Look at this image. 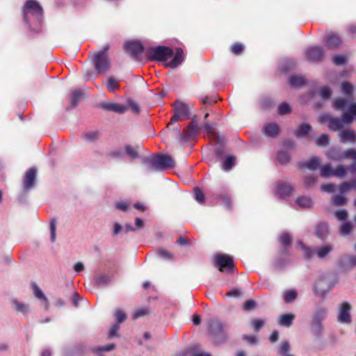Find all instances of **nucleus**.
I'll use <instances>...</instances> for the list:
<instances>
[{"instance_id":"aec40b11","label":"nucleus","mask_w":356,"mask_h":356,"mask_svg":"<svg viewBox=\"0 0 356 356\" xmlns=\"http://www.w3.org/2000/svg\"><path fill=\"white\" fill-rule=\"evenodd\" d=\"M316 236L321 238L324 239L329 234V228L327 223L321 222L315 228Z\"/></svg>"},{"instance_id":"603ef678","label":"nucleus","mask_w":356,"mask_h":356,"mask_svg":"<svg viewBox=\"0 0 356 356\" xmlns=\"http://www.w3.org/2000/svg\"><path fill=\"white\" fill-rule=\"evenodd\" d=\"M115 316L118 324L122 323L127 319V315L122 309H116Z\"/></svg>"},{"instance_id":"a19ab883","label":"nucleus","mask_w":356,"mask_h":356,"mask_svg":"<svg viewBox=\"0 0 356 356\" xmlns=\"http://www.w3.org/2000/svg\"><path fill=\"white\" fill-rule=\"evenodd\" d=\"M316 143L319 147L327 146L329 144V136L327 134H322L316 138Z\"/></svg>"},{"instance_id":"680f3d73","label":"nucleus","mask_w":356,"mask_h":356,"mask_svg":"<svg viewBox=\"0 0 356 356\" xmlns=\"http://www.w3.org/2000/svg\"><path fill=\"white\" fill-rule=\"evenodd\" d=\"M302 250L304 251V256L307 259L311 258L314 255V250L308 247H306L304 244H302L301 242L300 243Z\"/></svg>"},{"instance_id":"6e6552de","label":"nucleus","mask_w":356,"mask_h":356,"mask_svg":"<svg viewBox=\"0 0 356 356\" xmlns=\"http://www.w3.org/2000/svg\"><path fill=\"white\" fill-rule=\"evenodd\" d=\"M152 165L157 169H165L175 165V161L169 155L158 154L151 161Z\"/></svg>"},{"instance_id":"f03ea898","label":"nucleus","mask_w":356,"mask_h":356,"mask_svg":"<svg viewBox=\"0 0 356 356\" xmlns=\"http://www.w3.org/2000/svg\"><path fill=\"white\" fill-rule=\"evenodd\" d=\"M109 45L106 44L103 49L92 54V61L97 74L106 72L110 67V61L107 56Z\"/></svg>"},{"instance_id":"58836bf2","label":"nucleus","mask_w":356,"mask_h":356,"mask_svg":"<svg viewBox=\"0 0 356 356\" xmlns=\"http://www.w3.org/2000/svg\"><path fill=\"white\" fill-rule=\"evenodd\" d=\"M332 250V248L330 245H325L323 247L319 248L316 250V254L318 257L321 259L324 258L328 253H330Z\"/></svg>"},{"instance_id":"de8ad7c7","label":"nucleus","mask_w":356,"mask_h":356,"mask_svg":"<svg viewBox=\"0 0 356 356\" xmlns=\"http://www.w3.org/2000/svg\"><path fill=\"white\" fill-rule=\"evenodd\" d=\"M291 112V108L290 106L286 103H282L278 107V113L281 115L289 114Z\"/></svg>"},{"instance_id":"7c9ffc66","label":"nucleus","mask_w":356,"mask_h":356,"mask_svg":"<svg viewBox=\"0 0 356 356\" xmlns=\"http://www.w3.org/2000/svg\"><path fill=\"white\" fill-rule=\"evenodd\" d=\"M297 298V292L296 290H287L284 293V300L286 303H289L296 300Z\"/></svg>"},{"instance_id":"09e8293b","label":"nucleus","mask_w":356,"mask_h":356,"mask_svg":"<svg viewBox=\"0 0 356 356\" xmlns=\"http://www.w3.org/2000/svg\"><path fill=\"white\" fill-rule=\"evenodd\" d=\"M110 280L111 277L108 275L102 274L99 275L96 278L95 282L98 286H102L108 284L110 282Z\"/></svg>"},{"instance_id":"f8f14e48","label":"nucleus","mask_w":356,"mask_h":356,"mask_svg":"<svg viewBox=\"0 0 356 356\" xmlns=\"http://www.w3.org/2000/svg\"><path fill=\"white\" fill-rule=\"evenodd\" d=\"M307 57L309 60L320 62L323 58V50L318 46L309 47L306 51Z\"/></svg>"},{"instance_id":"4be33fe9","label":"nucleus","mask_w":356,"mask_h":356,"mask_svg":"<svg viewBox=\"0 0 356 356\" xmlns=\"http://www.w3.org/2000/svg\"><path fill=\"white\" fill-rule=\"evenodd\" d=\"M355 116H356V104L353 103L350 105L348 112L343 113V119L346 124H349L353 121Z\"/></svg>"},{"instance_id":"ddd939ff","label":"nucleus","mask_w":356,"mask_h":356,"mask_svg":"<svg viewBox=\"0 0 356 356\" xmlns=\"http://www.w3.org/2000/svg\"><path fill=\"white\" fill-rule=\"evenodd\" d=\"M36 173L37 170L35 168H31L26 172L23 181L24 189L28 190L33 187L36 179Z\"/></svg>"},{"instance_id":"c756f323","label":"nucleus","mask_w":356,"mask_h":356,"mask_svg":"<svg viewBox=\"0 0 356 356\" xmlns=\"http://www.w3.org/2000/svg\"><path fill=\"white\" fill-rule=\"evenodd\" d=\"M236 157L233 155L228 156L223 161V169L229 170L235 165Z\"/></svg>"},{"instance_id":"c03bdc74","label":"nucleus","mask_w":356,"mask_h":356,"mask_svg":"<svg viewBox=\"0 0 356 356\" xmlns=\"http://www.w3.org/2000/svg\"><path fill=\"white\" fill-rule=\"evenodd\" d=\"M231 52L234 55H240L244 50V46L240 42L234 43L230 47Z\"/></svg>"},{"instance_id":"69168bd1","label":"nucleus","mask_w":356,"mask_h":356,"mask_svg":"<svg viewBox=\"0 0 356 356\" xmlns=\"http://www.w3.org/2000/svg\"><path fill=\"white\" fill-rule=\"evenodd\" d=\"M335 216L340 220H345L348 217V212L345 209H341L335 211Z\"/></svg>"},{"instance_id":"a878e982","label":"nucleus","mask_w":356,"mask_h":356,"mask_svg":"<svg viewBox=\"0 0 356 356\" xmlns=\"http://www.w3.org/2000/svg\"><path fill=\"white\" fill-rule=\"evenodd\" d=\"M312 127L309 124H302L298 129L295 131V136L297 138H302L306 136L311 131Z\"/></svg>"},{"instance_id":"72a5a7b5","label":"nucleus","mask_w":356,"mask_h":356,"mask_svg":"<svg viewBox=\"0 0 356 356\" xmlns=\"http://www.w3.org/2000/svg\"><path fill=\"white\" fill-rule=\"evenodd\" d=\"M334 170L330 164H325L321 168V175L323 177H330L333 176Z\"/></svg>"},{"instance_id":"2eb2a0df","label":"nucleus","mask_w":356,"mask_h":356,"mask_svg":"<svg viewBox=\"0 0 356 356\" xmlns=\"http://www.w3.org/2000/svg\"><path fill=\"white\" fill-rule=\"evenodd\" d=\"M328 120V127L332 131H342L344 127L343 115L341 118L327 117Z\"/></svg>"},{"instance_id":"e2e57ef3","label":"nucleus","mask_w":356,"mask_h":356,"mask_svg":"<svg viewBox=\"0 0 356 356\" xmlns=\"http://www.w3.org/2000/svg\"><path fill=\"white\" fill-rule=\"evenodd\" d=\"M346 62V57L343 55H337L333 58V63L335 65H340L345 64Z\"/></svg>"},{"instance_id":"49530a36","label":"nucleus","mask_w":356,"mask_h":356,"mask_svg":"<svg viewBox=\"0 0 356 356\" xmlns=\"http://www.w3.org/2000/svg\"><path fill=\"white\" fill-rule=\"evenodd\" d=\"M331 203L334 206H343L346 204V198L342 195H335L332 198Z\"/></svg>"},{"instance_id":"2f4dec72","label":"nucleus","mask_w":356,"mask_h":356,"mask_svg":"<svg viewBox=\"0 0 356 356\" xmlns=\"http://www.w3.org/2000/svg\"><path fill=\"white\" fill-rule=\"evenodd\" d=\"M296 203L302 208H309L312 205V200L309 197L302 196L297 198Z\"/></svg>"},{"instance_id":"6e6d98bb","label":"nucleus","mask_w":356,"mask_h":356,"mask_svg":"<svg viewBox=\"0 0 356 356\" xmlns=\"http://www.w3.org/2000/svg\"><path fill=\"white\" fill-rule=\"evenodd\" d=\"M127 110H128L127 106L115 103L112 111L114 113H116L122 114V113H124Z\"/></svg>"},{"instance_id":"dca6fc26","label":"nucleus","mask_w":356,"mask_h":356,"mask_svg":"<svg viewBox=\"0 0 356 356\" xmlns=\"http://www.w3.org/2000/svg\"><path fill=\"white\" fill-rule=\"evenodd\" d=\"M184 58V51L181 48H177L173 58L168 63H165L168 67L175 68L180 65Z\"/></svg>"},{"instance_id":"0e129e2a","label":"nucleus","mask_w":356,"mask_h":356,"mask_svg":"<svg viewBox=\"0 0 356 356\" xmlns=\"http://www.w3.org/2000/svg\"><path fill=\"white\" fill-rule=\"evenodd\" d=\"M256 302L253 300H248L243 304V309L245 311H250L254 309L256 307Z\"/></svg>"},{"instance_id":"052dcab7","label":"nucleus","mask_w":356,"mask_h":356,"mask_svg":"<svg viewBox=\"0 0 356 356\" xmlns=\"http://www.w3.org/2000/svg\"><path fill=\"white\" fill-rule=\"evenodd\" d=\"M252 324L254 327V330L258 332L264 325V321L260 318H254L252 321Z\"/></svg>"},{"instance_id":"5fc2aeb1","label":"nucleus","mask_w":356,"mask_h":356,"mask_svg":"<svg viewBox=\"0 0 356 356\" xmlns=\"http://www.w3.org/2000/svg\"><path fill=\"white\" fill-rule=\"evenodd\" d=\"M56 219H52L50 222V232L51 236L50 239L51 242H55L56 241Z\"/></svg>"},{"instance_id":"4468645a","label":"nucleus","mask_w":356,"mask_h":356,"mask_svg":"<svg viewBox=\"0 0 356 356\" xmlns=\"http://www.w3.org/2000/svg\"><path fill=\"white\" fill-rule=\"evenodd\" d=\"M31 289L35 297L41 301V303L45 309H48L49 307V300L37 284L32 282Z\"/></svg>"},{"instance_id":"e433bc0d","label":"nucleus","mask_w":356,"mask_h":356,"mask_svg":"<svg viewBox=\"0 0 356 356\" xmlns=\"http://www.w3.org/2000/svg\"><path fill=\"white\" fill-rule=\"evenodd\" d=\"M13 304L15 307V309L22 313L23 314H26L28 312V305L24 303L18 302L16 299L13 300Z\"/></svg>"},{"instance_id":"20e7f679","label":"nucleus","mask_w":356,"mask_h":356,"mask_svg":"<svg viewBox=\"0 0 356 356\" xmlns=\"http://www.w3.org/2000/svg\"><path fill=\"white\" fill-rule=\"evenodd\" d=\"M215 266L220 272H232L234 268L233 258L228 254H218L215 257Z\"/></svg>"},{"instance_id":"5701e85b","label":"nucleus","mask_w":356,"mask_h":356,"mask_svg":"<svg viewBox=\"0 0 356 356\" xmlns=\"http://www.w3.org/2000/svg\"><path fill=\"white\" fill-rule=\"evenodd\" d=\"M320 160L318 157H312L307 162H302L298 164L299 168H307L314 170L318 168Z\"/></svg>"},{"instance_id":"7ed1b4c3","label":"nucleus","mask_w":356,"mask_h":356,"mask_svg":"<svg viewBox=\"0 0 356 356\" xmlns=\"http://www.w3.org/2000/svg\"><path fill=\"white\" fill-rule=\"evenodd\" d=\"M174 114L172 116L168 127L177 121H183L190 118V108L185 103L177 101L174 103Z\"/></svg>"},{"instance_id":"338daca9","label":"nucleus","mask_w":356,"mask_h":356,"mask_svg":"<svg viewBox=\"0 0 356 356\" xmlns=\"http://www.w3.org/2000/svg\"><path fill=\"white\" fill-rule=\"evenodd\" d=\"M129 107L136 114L140 113V107L137 102L132 99L128 100Z\"/></svg>"},{"instance_id":"cd10ccee","label":"nucleus","mask_w":356,"mask_h":356,"mask_svg":"<svg viewBox=\"0 0 356 356\" xmlns=\"http://www.w3.org/2000/svg\"><path fill=\"white\" fill-rule=\"evenodd\" d=\"M326 314V310L323 308L318 309L314 314L312 321L313 322L321 323L324 320Z\"/></svg>"},{"instance_id":"bb28decb","label":"nucleus","mask_w":356,"mask_h":356,"mask_svg":"<svg viewBox=\"0 0 356 356\" xmlns=\"http://www.w3.org/2000/svg\"><path fill=\"white\" fill-rule=\"evenodd\" d=\"M82 96L83 92L81 90H74L70 97V108L76 106Z\"/></svg>"},{"instance_id":"a18cd8bd","label":"nucleus","mask_w":356,"mask_h":356,"mask_svg":"<svg viewBox=\"0 0 356 356\" xmlns=\"http://www.w3.org/2000/svg\"><path fill=\"white\" fill-rule=\"evenodd\" d=\"M353 229V225L348 222L343 223L340 227V233L343 236L348 235Z\"/></svg>"},{"instance_id":"774afa93","label":"nucleus","mask_w":356,"mask_h":356,"mask_svg":"<svg viewBox=\"0 0 356 356\" xmlns=\"http://www.w3.org/2000/svg\"><path fill=\"white\" fill-rule=\"evenodd\" d=\"M316 179L312 176L305 177L304 179V185L307 188H310L316 183Z\"/></svg>"},{"instance_id":"ea45409f","label":"nucleus","mask_w":356,"mask_h":356,"mask_svg":"<svg viewBox=\"0 0 356 356\" xmlns=\"http://www.w3.org/2000/svg\"><path fill=\"white\" fill-rule=\"evenodd\" d=\"M347 173V168L343 165H338L334 170L333 176L336 177L342 178L346 176Z\"/></svg>"},{"instance_id":"393cba45","label":"nucleus","mask_w":356,"mask_h":356,"mask_svg":"<svg viewBox=\"0 0 356 356\" xmlns=\"http://www.w3.org/2000/svg\"><path fill=\"white\" fill-rule=\"evenodd\" d=\"M295 316L292 314H285L280 317L278 323L280 325L289 327L291 325Z\"/></svg>"},{"instance_id":"b1692460","label":"nucleus","mask_w":356,"mask_h":356,"mask_svg":"<svg viewBox=\"0 0 356 356\" xmlns=\"http://www.w3.org/2000/svg\"><path fill=\"white\" fill-rule=\"evenodd\" d=\"M326 42L329 48H337L341 44V38L335 34H330L326 37Z\"/></svg>"},{"instance_id":"0eeeda50","label":"nucleus","mask_w":356,"mask_h":356,"mask_svg":"<svg viewBox=\"0 0 356 356\" xmlns=\"http://www.w3.org/2000/svg\"><path fill=\"white\" fill-rule=\"evenodd\" d=\"M330 159L337 161H341L347 159L356 160V149L348 148L343 152L337 149H332L328 153Z\"/></svg>"},{"instance_id":"a211bd4d","label":"nucleus","mask_w":356,"mask_h":356,"mask_svg":"<svg viewBox=\"0 0 356 356\" xmlns=\"http://www.w3.org/2000/svg\"><path fill=\"white\" fill-rule=\"evenodd\" d=\"M339 139L341 143L356 142V134L353 130L346 129L339 134Z\"/></svg>"},{"instance_id":"3c124183","label":"nucleus","mask_w":356,"mask_h":356,"mask_svg":"<svg viewBox=\"0 0 356 356\" xmlns=\"http://www.w3.org/2000/svg\"><path fill=\"white\" fill-rule=\"evenodd\" d=\"M195 193V199L199 203H203L205 200V196L204 193L201 191V189L198 187H195L194 188Z\"/></svg>"},{"instance_id":"9b49d317","label":"nucleus","mask_w":356,"mask_h":356,"mask_svg":"<svg viewBox=\"0 0 356 356\" xmlns=\"http://www.w3.org/2000/svg\"><path fill=\"white\" fill-rule=\"evenodd\" d=\"M351 306L348 302H343L339 307L338 321L343 323H350L352 321L350 314Z\"/></svg>"},{"instance_id":"4c0bfd02","label":"nucleus","mask_w":356,"mask_h":356,"mask_svg":"<svg viewBox=\"0 0 356 356\" xmlns=\"http://www.w3.org/2000/svg\"><path fill=\"white\" fill-rule=\"evenodd\" d=\"M346 100L342 98H337L333 102L332 106L334 109L343 111L346 108Z\"/></svg>"},{"instance_id":"79ce46f5","label":"nucleus","mask_w":356,"mask_h":356,"mask_svg":"<svg viewBox=\"0 0 356 356\" xmlns=\"http://www.w3.org/2000/svg\"><path fill=\"white\" fill-rule=\"evenodd\" d=\"M289 83L292 86H301L305 83V80L302 76H292L289 79Z\"/></svg>"},{"instance_id":"c85d7f7f","label":"nucleus","mask_w":356,"mask_h":356,"mask_svg":"<svg viewBox=\"0 0 356 356\" xmlns=\"http://www.w3.org/2000/svg\"><path fill=\"white\" fill-rule=\"evenodd\" d=\"M99 132L97 131L86 132L81 135L82 139L88 143L97 140L99 138Z\"/></svg>"},{"instance_id":"13d9d810","label":"nucleus","mask_w":356,"mask_h":356,"mask_svg":"<svg viewBox=\"0 0 356 356\" xmlns=\"http://www.w3.org/2000/svg\"><path fill=\"white\" fill-rule=\"evenodd\" d=\"M115 104V103L111 102H100L99 104V107L106 111H112Z\"/></svg>"},{"instance_id":"8fccbe9b","label":"nucleus","mask_w":356,"mask_h":356,"mask_svg":"<svg viewBox=\"0 0 356 356\" xmlns=\"http://www.w3.org/2000/svg\"><path fill=\"white\" fill-rule=\"evenodd\" d=\"M318 94L323 99H327L331 97L332 91L327 87H322L319 89Z\"/></svg>"},{"instance_id":"f704fd0d","label":"nucleus","mask_w":356,"mask_h":356,"mask_svg":"<svg viewBox=\"0 0 356 356\" xmlns=\"http://www.w3.org/2000/svg\"><path fill=\"white\" fill-rule=\"evenodd\" d=\"M341 92L347 97H350L351 96V92L353 89L352 84L348 81H343L341 83Z\"/></svg>"},{"instance_id":"423d86ee","label":"nucleus","mask_w":356,"mask_h":356,"mask_svg":"<svg viewBox=\"0 0 356 356\" xmlns=\"http://www.w3.org/2000/svg\"><path fill=\"white\" fill-rule=\"evenodd\" d=\"M124 48L136 60H140L141 54L145 51L144 47L139 41H127L124 43Z\"/></svg>"},{"instance_id":"6ab92c4d","label":"nucleus","mask_w":356,"mask_h":356,"mask_svg":"<svg viewBox=\"0 0 356 356\" xmlns=\"http://www.w3.org/2000/svg\"><path fill=\"white\" fill-rule=\"evenodd\" d=\"M279 241L282 245V253H286L288 248H289L292 244L293 238L291 235L289 233H283L280 236Z\"/></svg>"},{"instance_id":"412c9836","label":"nucleus","mask_w":356,"mask_h":356,"mask_svg":"<svg viewBox=\"0 0 356 356\" xmlns=\"http://www.w3.org/2000/svg\"><path fill=\"white\" fill-rule=\"evenodd\" d=\"M266 135L275 138L279 134L280 127L276 123H269L264 127Z\"/></svg>"},{"instance_id":"473e14b6","label":"nucleus","mask_w":356,"mask_h":356,"mask_svg":"<svg viewBox=\"0 0 356 356\" xmlns=\"http://www.w3.org/2000/svg\"><path fill=\"white\" fill-rule=\"evenodd\" d=\"M290 159L289 154L285 151H280L277 154V160L282 165L289 163Z\"/></svg>"},{"instance_id":"4d7b16f0","label":"nucleus","mask_w":356,"mask_h":356,"mask_svg":"<svg viewBox=\"0 0 356 356\" xmlns=\"http://www.w3.org/2000/svg\"><path fill=\"white\" fill-rule=\"evenodd\" d=\"M115 344L111 343L104 346H99L93 348V352L99 353L102 351H109L115 348Z\"/></svg>"},{"instance_id":"f257e3e1","label":"nucleus","mask_w":356,"mask_h":356,"mask_svg":"<svg viewBox=\"0 0 356 356\" xmlns=\"http://www.w3.org/2000/svg\"><path fill=\"white\" fill-rule=\"evenodd\" d=\"M145 53L147 60L150 61H165L174 55L172 48L161 45L147 48Z\"/></svg>"},{"instance_id":"864d4df0","label":"nucleus","mask_w":356,"mask_h":356,"mask_svg":"<svg viewBox=\"0 0 356 356\" xmlns=\"http://www.w3.org/2000/svg\"><path fill=\"white\" fill-rule=\"evenodd\" d=\"M125 152L131 159H136L138 157L137 150L131 145H127L125 146Z\"/></svg>"},{"instance_id":"37998d69","label":"nucleus","mask_w":356,"mask_h":356,"mask_svg":"<svg viewBox=\"0 0 356 356\" xmlns=\"http://www.w3.org/2000/svg\"><path fill=\"white\" fill-rule=\"evenodd\" d=\"M311 326L312 331L316 336H319L323 330V325L321 323L313 322V321H312Z\"/></svg>"},{"instance_id":"1a4fd4ad","label":"nucleus","mask_w":356,"mask_h":356,"mask_svg":"<svg viewBox=\"0 0 356 356\" xmlns=\"http://www.w3.org/2000/svg\"><path fill=\"white\" fill-rule=\"evenodd\" d=\"M293 192L291 186L284 183L282 181H278L276 184L275 194V195L282 200H287L291 196Z\"/></svg>"},{"instance_id":"39448f33","label":"nucleus","mask_w":356,"mask_h":356,"mask_svg":"<svg viewBox=\"0 0 356 356\" xmlns=\"http://www.w3.org/2000/svg\"><path fill=\"white\" fill-rule=\"evenodd\" d=\"M24 19L29 22V15H35L41 17L43 15V9L40 3L35 0H28L25 3L23 8Z\"/></svg>"},{"instance_id":"c9c22d12","label":"nucleus","mask_w":356,"mask_h":356,"mask_svg":"<svg viewBox=\"0 0 356 356\" xmlns=\"http://www.w3.org/2000/svg\"><path fill=\"white\" fill-rule=\"evenodd\" d=\"M120 86L118 81L113 76L108 78L107 81V88L110 92H114L119 89Z\"/></svg>"},{"instance_id":"bf43d9fd","label":"nucleus","mask_w":356,"mask_h":356,"mask_svg":"<svg viewBox=\"0 0 356 356\" xmlns=\"http://www.w3.org/2000/svg\"><path fill=\"white\" fill-rule=\"evenodd\" d=\"M290 350V344L289 342L287 341H282L280 348H279V353L280 355H284Z\"/></svg>"},{"instance_id":"9d476101","label":"nucleus","mask_w":356,"mask_h":356,"mask_svg":"<svg viewBox=\"0 0 356 356\" xmlns=\"http://www.w3.org/2000/svg\"><path fill=\"white\" fill-rule=\"evenodd\" d=\"M227 327V324H224L218 319H211L208 322V329L209 332L214 336L222 335Z\"/></svg>"},{"instance_id":"f3484780","label":"nucleus","mask_w":356,"mask_h":356,"mask_svg":"<svg viewBox=\"0 0 356 356\" xmlns=\"http://www.w3.org/2000/svg\"><path fill=\"white\" fill-rule=\"evenodd\" d=\"M198 127L194 120L184 129L183 134H179L180 138H191L197 131Z\"/></svg>"}]
</instances>
